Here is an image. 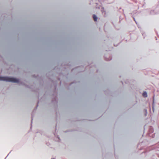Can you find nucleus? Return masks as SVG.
Returning <instances> with one entry per match:
<instances>
[{
	"label": "nucleus",
	"instance_id": "nucleus-1",
	"mask_svg": "<svg viewBox=\"0 0 159 159\" xmlns=\"http://www.w3.org/2000/svg\"><path fill=\"white\" fill-rule=\"evenodd\" d=\"M0 80L14 83H18L19 81V80L17 79L7 77H0Z\"/></svg>",
	"mask_w": 159,
	"mask_h": 159
},
{
	"label": "nucleus",
	"instance_id": "nucleus-2",
	"mask_svg": "<svg viewBox=\"0 0 159 159\" xmlns=\"http://www.w3.org/2000/svg\"><path fill=\"white\" fill-rule=\"evenodd\" d=\"M93 18L95 21H96L97 20V17L95 15H93Z\"/></svg>",
	"mask_w": 159,
	"mask_h": 159
},
{
	"label": "nucleus",
	"instance_id": "nucleus-3",
	"mask_svg": "<svg viewBox=\"0 0 159 159\" xmlns=\"http://www.w3.org/2000/svg\"><path fill=\"white\" fill-rule=\"evenodd\" d=\"M143 96L144 97H146L147 96V93L146 92H144L143 94Z\"/></svg>",
	"mask_w": 159,
	"mask_h": 159
},
{
	"label": "nucleus",
	"instance_id": "nucleus-4",
	"mask_svg": "<svg viewBox=\"0 0 159 159\" xmlns=\"http://www.w3.org/2000/svg\"><path fill=\"white\" fill-rule=\"evenodd\" d=\"M55 159L53 158V159Z\"/></svg>",
	"mask_w": 159,
	"mask_h": 159
}]
</instances>
